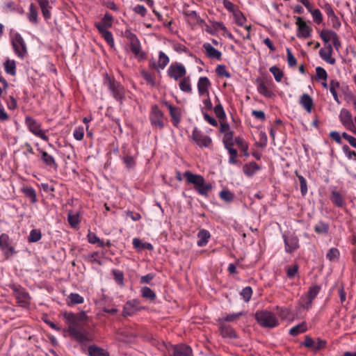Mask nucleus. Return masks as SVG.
I'll return each mask as SVG.
<instances>
[{
  "instance_id": "1",
  "label": "nucleus",
  "mask_w": 356,
  "mask_h": 356,
  "mask_svg": "<svg viewBox=\"0 0 356 356\" xmlns=\"http://www.w3.org/2000/svg\"><path fill=\"white\" fill-rule=\"evenodd\" d=\"M63 318L67 325L68 332L77 341L83 343L90 340L83 327V323L88 319L85 312L76 314L66 312L63 314Z\"/></svg>"
},
{
  "instance_id": "2",
  "label": "nucleus",
  "mask_w": 356,
  "mask_h": 356,
  "mask_svg": "<svg viewBox=\"0 0 356 356\" xmlns=\"http://www.w3.org/2000/svg\"><path fill=\"white\" fill-rule=\"evenodd\" d=\"M188 184H191L195 191L200 195L207 197L212 190V184L207 182L203 176L194 174L189 170L184 172L183 175Z\"/></svg>"
},
{
  "instance_id": "3",
  "label": "nucleus",
  "mask_w": 356,
  "mask_h": 356,
  "mask_svg": "<svg viewBox=\"0 0 356 356\" xmlns=\"http://www.w3.org/2000/svg\"><path fill=\"white\" fill-rule=\"evenodd\" d=\"M24 123L28 130L33 136L44 141H49V138L47 136L48 129H42V124L40 122L31 116H26Z\"/></svg>"
},
{
  "instance_id": "4",
  "label": "nucleus",
  "mask_w": 356,
  "mask_h": 356,
  "mask_svg": "<svg viewBox=\"0 0 356 356\" xmlns=\"http://www.w3.org/2000/svg\"><path fill=\"white\" fill-rule=\"evenodd\" d=\"M149 120L154 129H162L165 126V118L157 105H153L149 113Z\"/></svg>"
},
{
  "instance_id": "5",
  "label": "nucleus",
  "mask_w": 356,
  "mask_h": 356,
  "mask_svg": "<svg viewBox=\"0 0 356 356\" xmlns=\"http://www.w3.org/2000/svg\"><path fill=\"white\" fill-rule=\"evenodd\" d=\"M255 316L257 322L263 327H274L278 325L277 318L270 312H257Z\"/></svg>"
},
{
  "instance_id": "6",
  "label": "nucleus",
  "mask_w": 356,
  "mask_h": 356,
  "mask_svg": "<svg viewBox=\"0 0 356 356\" xmlns=\"http://www.w3.org/2000/svg\"><path fill=\"white\" fill-rule=\"evenodd\" d=\"M104 85L106 86L112 92L113 97L118 101H122L124 97V89L123 86L111 79L108 76L104 79Z\"/></svg>"
},
{
  "instance_id": "7",
  "label": "nucleus",
  "mask_w": 356,
  "mask_h": 356,
  "mask_svg": "<svg viewBox=\"0 0 356 356\" xmlns=\"http://www.w3.org/2000/svg\"><path fill=\"white\" fill-rule=\"evenodd\" d=\"M126 37L130 42V48L135 57L139 60L145 58V54L142 51L140 43L136 35L131 32H126Z\"/></svg>"
},
{
  "instance_id": "8",
  "label": "nucleus",
  "mask_w": 356,
  "mask_h": 356,
  "mask_svg": "<svg viewBox=\"0 0 356 356\" xmlns=\"http://www.w3.org/2000/svg\"><path fill=\"white\" fill-rule=\"evenodd\" d=\"M12 45L15 53L18 57L23 59L27 54L26 44L19 33H15L12 37Z\"/></svg>"
},
{
  "instance_id": "9",
  "label": "nucleus",
  "mask_w": 356,
  "mask_h": 356,
  "mask_svg": "<svg viewBox=\"0 0 356 356\" xmlns=\"http://www.w3.org/2000/svg\"><path fill=\"white\" fill-rule=\"evenodd\" d=\"M167 74L170 78L177 81L186 76V69L182 63L174 62L170 65Z\"/></svg>"
},
{
  "instance_id": "10",
  "label": "nucleus",
  "mask_w": 356,
  "mask_h": 356,
  "mask_svg": "<svg viewBox=\"0 0 356 356\" xmlns=\"http://www.w3.org/2000/svg\"><path fill=\"white\" fill-rule=\"evenodd\" d=\"M297 26L296 35L298 38H309L312 35V29L300 17H296Z\"/></svg>"
},
{
  "instance_id": "11",
  "label": "nucleus",
  "mask_w": 356,
  "mask_h": 356,
  "mask_svg": "<svg viewBox=\"0 0 356 356\" xmlns=\"http://www.w3.org/2000/svg\"><path fill=\"white\" fill-rule=\"evenodd\" d=\"M191 137L195 144L200 147H209L212 143L211 138L196 127L193 130Z\"/></svg>"
},
{
  "instance_id": "12",
  "label": "nucleus",
  "mask_w": 356,
  "mask_h": 356,
  "mask_svg": "<svg viewBox=\"0 0 356 356\" xmlns=\"http://www.w3.org/2000/svg\"><path fill=\"white\" fill-rule=\"evenodd\" d=\"M339 120L341 124L348 129L356 134V129L352 119V114L346 108H342L339 113Z\"/></svg>"
},
{
  "instance_id": "13",
  "label": "nucleus",
  "mask_w": 356,
  "mask_h": 356,
  "mask_svg": "<svg viewBox=\"0 0 356 356\" xmlns=\"http://www.w3.org/2000/svg\"><path fill=\"white\" fill-rule=\"evenodd\" d=\"M320 35L321 39L325 43L332 41L335 49L337 50L339 49L341 45V42L337 34L334 31L327 29H323L322 30Z\"/></svg>"
},
{
  "instance_id": "14",
  "label": "nucleus",
  "mask_w": 356,
  "mask_h": 356,
  "mask_svg": "<svg viewBox=\"0 0 356 356\" xmlns=\"http://www.w3.org/2000/svg\"><path fill=\"white\" fill-rule=\"evenodd\" d=\"M211 87V83L207 76H200L197 83V88L199 96H207L209 94V89Z\"/></svg>"
},
{
  "instance_id": "15",
  "label": "nucleus",
  "mask_w": 356,
  "mask_h": 356,
  "mask_svg": "<svg viewBox=\"0 0 356 356\" xmlns=\"http://www.w3.org/2000/svg\"><path fill=\"white\" fill-rule=\"evenodd\" d=\"M169 57L162 51L159 52V60L157 63L150 61L149 67L159 71L163 70L169 63Z\"/></svg>"
},
{
  "instance_id": "16",
  "label": "nucleus",
  "mask_w": 356,
  "mask_h": 356,
  "mask_svg": "<svg viewBox=\"0 0 356 356\" xmlns=\"http://www.w3.org/2000/svg\"><path fill=\"white\" fill-rule=\"evenodd\" d=\"M284 241L285 245V251L286 252L291 253L299 248V239L297 236H284Z\"/></svg>"
},
{
  "instance_id": "17",
  "label": "nucleus",
  "mask_w": 356,
  "mask_h": 356,
  "mask_svg": "<svg viewBox=\"0 0 356 356\" xmlns=\"http://www.w3.org/2000/svg\"><path fill=\"white\" fill-rule=\"evenodd\" d=\"M255 82L257 83V90L260 95L267 98H271L275 96L273 90L261 79H257Z\"/></svg>"
},
{
  "instance_id": "18",
  "label": "nucleus",
  "mask_w": 356,
  "mask_h": 356,
  "mask_svg": "<svg viewBox=\"0 0 356 356\" xmlns=\"http://www.w3.org/2000/svg\"><path fill=\"white\" fill-rule=\"evenodd\" d=\"M332 47L328 44L325 48H322L319 51V55L322 59L329 64L334 65L336 60L332 57Z\"/></svg>"
},
{
  "instance_id": "19",
  "label": "nucleus",
  "mask_w": 356,
  "mask_h": 356,
  "mask_svg": "<svg viewBox=\"0 0 356 356\" xmlns=\"http://www.w3.org/2000/svg\"><path fill=\"white\" fill-rule=\"evenodd\" d=\"M172 356H193L192 349L185 344L172 346Z\"/></svg>"
},
{
  "instance_id": "20",
  "label": "nucleus",
  "mask_w": 356,
  "mask_h": 356,
  "mask_svg": "<svg viewBox=\"0 0 356 356\" xmlns=\"http://www.w3.org/2000/svg\"><path fill=\"white\" fill-rule=\"evenodd\" d=\"M113 17L109 13H106L101 22L95 24L99 31H107L112 26Z\"/></svg>"
},
{
  "instance_id": "21",
  "label": "nucleus",
  "mask_w": 356,
  "mask_h": 356,
  "mask_svg": "<svg viewBox=\"0 0 356 356\" xmlns=\"http://www.w3.org/2000/svg\"><path fill=\"white\" fill-rule=\"evenodd\" d=\"M203 47L205 50V53L207 56L210 58H214L217 60H220L222 54L220 51L214 48L209 43H204L203 44Z\"/></svg>"
},
{
  "instance_id": "22",
  "label": "nucleus",
  "mask_w": 356,
  "mask_h": 356,
  "mask_svg": "<svg viewBox=\"0 0 356 356\" xmlns=\"http://www.w3.org/2000/svg\"><path fill=\"white\" fill-rule=\"evenodd\" d=\"M38 151L41 154V159L44 163H45L47 166L50 168H53L54 169L57 168V164L56 163V161L51 155L49 154L47 152L44 151L40 148H38Z\"/></svg>"
},
{
  "instance_id": "23",
  "label": "nucleus",
  "mask_w": 356,
  "mask_h": 356,
  "mask_svg": "<svg viewBox=\"0 0 356 356\" xmlns=\"http://www.w3.org/2000/svg\"><path fill=\"white\" fill-rule=\"evenodd\" d=\"M165 105L169 109L172 123L175 126H177L181 120V111L179 108L172 106L168 103Z\"/></svg>"
},
{
  "instance_id": "24",
  "label": "nucleus",
  "mask_w": 356,
  "mask_h": 356,
  "mask_svg": "<svg viewBox=\"0 0 356 356\" xmlns=\"http://www.w3.org/2000/svg\"><path fill=\"white\" fill-rule=\"evenodd\" d=\"M340 88H341V85H340V83L339 81H337V79H332L330 81V85H329V89H330L331 94L333 96L334 99L338 104H341V102L339 100L338 93H337V92L340 89Z\"/></svg>"
},
{
  "instance_id": "25",
  "label": "nucleus",
  "mask_w": 356,
  "mask_h": 356,
  "mask_svg": "<svg viewBox=\"0 0 356 356\" xmlns=\"http://www.w3.org/2000/svg\"><path fill=\"white\" fill-rule=\"evenodd\" d=\"M300 105L306 110L309 113L312 112L313 107V99L307 94H303L300 99Z\"/></svg>"
},
{
  "instance_id": "26",
  "label": "nucleus",
  "mask_w": 356,
  "mask_h": 356,
  "mask_svg": "<svg viewBox=\"0 0 356 356\" xmlns=\"http://www.w3.org/2000/svg\"><path fill=\"white\" fill-rule=\"evenodd\" d=\"M212 28L215 31L222 32V35L224 36H226L230 39L234 38L232 34L228 31L227 27L222 22H214L212 24Z\"/></svg>"
},
{
  "instance_id": "27",
  "label": "nucleus",
  "mask_w": 356,
  "mask_h": 356,
  "mask_svg": "<svg viewBox=\"0 0 356 356\" xmlns=\"http://www.w3.org/2000/svg\"><path fill=\"white\" fill-rule=\"evenodd\" d=\"M179 80V89L184 92L191 93L193 89L190 77L185 76Z\"/></svg>"
},
{
  "instance_id": "28",
  "label": "nucleus",
  "mask_w": 356,
  "mask_h": 356,
  "mask_svg": "<svg viewBox=\"0 0 356 356\" xmlns=\"http://www.w3.org/2000/svg\"><path fill=\"white\" fill-rule=\"evenodd\" d=\"M211 237V234L209 231L206 229L200 230L197 234V244L199 247L204 246L209 242V239Z\"/></svg>"
},
{
  "instance_id": "29",
  "label": "nucleus",
  "mask_w": 356,
  "mask_h": 356,
  "mask_svg": "<svg viewBox=\"0 0 356 356\" xmlns=\"http://www.w3.org/2000/svg\"><path fill=\"white\" fill-rule=\"evenodd\" d=\"M88 241L91 244H95L98 247H104V245H110V242L108 241L106 243H104V242L101 240L99 237L97 236V235L93 232H89L87 235Z\"/></svg>"
},
{
  "instance_id": "30",
  "label": "nucleus",
  "mask_w": 356,
  "mask_h": 356,
  "mask_svg": "<svg viewBox=\"0 0 356 356\" xmlns=\"http://www.w3.org/2000/svg\"><path fill=\"white\" fill-rule=\"evenodd\" d=\"M90 356H109V353L104 349L96 346H90L88 348Z\"/></svg>"
},
{
  "instance_id": "31",
  "label": "nucleus",
  "mask_w": 356,
  "mask_h": 356,
  "mask_svg": "<svg viewBox=\"0 0 356 356\" xmlns=\"http://www.w3.org/2000/svg\"><path fill=\"white\" fill-rule=\"evenodd\" d=\"M42 10V15L45 19H49L51 17V13L49 10V2L48 0H35Z\"/></svg>"
},
{
  "instance_id": "32",
  "label": "nucleus",
  "mask_w": 356,
  "mask_h": 356,
  "mask_svg": "<svg viewBox=\"0 0 356 356\" xmlns=\"http://www.w3.org/2000/svg\"><path fill=\"white\" fill-rule=\"evenodd\" d=\"M133 245L134 248L138 250V251H140L144 249L152 250H153V246L149 243H143L142 242L139 238H134L133 239Z\"/></svg>"
},
{
  "instance_id": "33",
  "label": "nucleus",
  "mask_w": 356,
  "mask_h": 356,
  "mask_svg": "<svg viewBox=\"0 0 356 356\" xmlns=\"http://www.w3.org/2000/svg\"><path fill=\"white\" fill-rule=\"evenodd\" d=\"M320 286L318 285L312 286L308 292H307V298L309 301L307 302V308H309L312 304V301L315 297L318 295L320 291Z\"/></svg>"
},
{
  "instance_id": "34",
  "label": "nucleus",
  "mask_w": 356,
  "mask_h": 356,
  "mask_svg": "<svg viewBox=\"0 0 356 356\" xmlns=\"http://www.w3.org/2000/svg\"><path fill=\"white\" fill-rule=\"evenodd\" d=\"M259 170V165L254 162L248 163L243 167V172L248 176L253 175L257 171Z\"/></svg>"
},
{
  "instance_id": "35",
  "label": "nucleus",
  "mask_w": 356,
  "mask_h": 356,
  "mask_svg": "<svg viewBox=\"0 0 356 356\" xmlns=\"http://www.w3.org/2000/svg\"><path fill=\"white\" fill-rule=\"evenodd\" d=\"M307 330V323L305 322H302L300 324L291 327L289 330V334L293 336H296L300 333L305 332Z\"/></svg>"
},
{
  "instance_id": "36",
  "label": "nucleus",
  "mask_w": 356,
  "mask_h": 356,
  "mask_svg": "<svg viewBox=\"0 0 356 356\" xmlns=\"http://www.w3.org/2000/svg\"><path fill=\"white\" fill-rule=\"evenodd\" d=\"M232 14L234 18L235 23L238 26H243L247 19L246 17L243 14V13L239 9H237Z\"/></svg>"
},
{
  "instance_id": "37",
  "label": "nucleus",
  "mask_w": 356,
  "mask_h": 356,
  "mask_svg": "<svg viewBox=\"0 0 356 356\" xmlns=\"http://www.w3.org/2000/svg\"><path fill=\"white\" fill-rule=\"evenodd\" d=\"M68 305H77L83 302V298L78 293H72L67 297Z\"/></svg>"
},
{
  "instance_id": "38",
  "label": "nucleus",
  "mask_w": 356,
  "mask_h": 356,
  "mask_svg": "<svg viewBox=\"0 0 356 356\" xmlns=\"http://www.w3.org/2000/svg\"><path fill=\"white\" fill-rule=\"evenodd\" d=\"M27 16L29 20L33 24H36L38 22V10L33 3H31L29 6V10Z\"/></svg>"
},
{
  "instance_id": "39",
  "label": "nucleus",
  "mask_w": 356,
  "mask_h": 356,
  "mask_svg": "<svg viewBox=\"0 0 356 356\" xmlns=\"http://www.w3.org/2000/svg\"><path fill=\"white\" fill-rule=\"evenodd\" d=\"M4 69L8 74L15 75L16 74V65L15 60L8 59L4 63Z\"/></svg>"
},
{
  "instance_id": "40",
  "label": "nucleus",
  "mask_w": 356,
  "mask_h": 356,
  "mask_svg": "<svg viewBox=\"0 0 356 356\" xmlns=\"http://www.w3.org/2000/svg\"><path fill=\"white\" fill-rule=\"evenodd\" d=\"M202 102L203 106L202 107V113L206 112L207 111L211 110L213 107L209 94H207V96H199Z\"/></svg>"
},
{
  "instance_id": "41",
  "label": "nucleus",
  "mask_w": 356,
  "mask_h": 356,
  "mask_svg": "<svg viewBox=\"0 0 356 356\" xmlns=\"http://www.w3.org/2000/svg\"><path fill=\"white\" fill-rule=\"evenodd\" d=\"M141 294L143 298L153 300L156 298L155 293L149 287L144 286L141 289Z\"/></svg>"
},
{
  "instance_id": "42",
  "label": "nucleus",
  "mask_w": 356,
  "mask_h": 356,
  "mask_svg": "<svg viewBox=\"0 0 356 356\" xmlns=\"http://www.w3.org/2000/svg\"><path fill=\"white\" fill-rule=\"evenodd\" d=\"M221 334L224 337L234 338L236 337V333L233 329L229 327H225L222 325L220 327Z\"/></svg>"
},
{
  "instance_id": "43",
  "label": "nucleus",
  "mask_w": 356,
  "mask_h": 356,
  "mask_svg": "<svg viewBox=\"0 0 356 356\" xmlns=\"http://www.w3.org/2000/svg\"><path fill=\"white\" fill-rule=\"evenodd\" d=\"M326 257L330 261H335L339 257V251L338 249L332 248H330L326 254Z\"/></svg>"
},
{
  "instance_id": "44",
  "label": "nucleus",
  "mask_w": 356,
  "mask_h": 356,
  "mask_svg": "<svg viewBox=\"0 0 356 356\" xmlns=\"http://www.w3.org/2000/svg\"><path fill=\"white\" fill-rule=\"evenodd\" d=\"M331 200L338 207H341L343 204V197L337 191H333L332 193Z\"/></svg>"
},
{
  "instance_id": "45",
  "label": "nucleus",
  "mask_w": 356,
  "mask_h": 356,
  "mask_svg": "<svg viewBox=\"0 0 356 356\" xmlns=\"http://www.w3.org/2000/svg\"><path fill=\"white\" fill-rule=\"evenodd\" d=\"M141 75L149 85H150L152 86H155V84H156L155 77L151 73H149L145 70H142Z\"/></svg>"
},
{
  "instance_id": "46",
  "label": "nucleus",
  "mask_w": 356,
  "mask_h": 356,
  "mask_svg": "<svg viewBox=\"0 0 356 356\" xmlns=\"http://www.w3.org/2000/svg\"><path fill=\"white\" fill-rule=\"evenodd\" d=\"M270 72L273 74L275 79L277 82H280L283 77V72L276 66H272Z\"/></svg>"
},
{
  "instance_id": "47",
  "label": "nucleus",
  "mask_w": 356,
  "mask_h": 356,
  "mask_svg": "<svg viewBox=\"0 0 356 356\" xmlns=\"http://www.w3.org/2000/svg\"><path fill=\"white\" fill-rule=\"evenodd\" d=\"M24 193L31 199V202L35 203L37 201L36 194L35 190L31 187L24 188L23 189Z\"/></svg>"
},
{
  "instance_id": "48",
  "label": "nucleus",
  "mask_w": 356,
  "mask_h": 356,
  "mask_svg": "<svg viewBox=\"0 0 356 356\" xmlns=\"http://www.w3.org/2000/svg\"><path fill=\"white\" fill-rule=\"evenodd\" d=\"M314 230L320 234H325L328 231V225L323 222H319L315 225Z\"/></svg>"
},
{
  "instance_id": "49",
  "label": "nucleus",
  "mask_w": 356,
  "mask_h": 356,
  "mask_svg": "<svg viewBox=\"0 0 356 356\" xmlns=\"http://www.w3.org/2000/svg\"><path fill=\"white\" fill-rule=\"evenodd\" d=\"M73 136L76 140H81L84 136V128L82 126L77 127L74 129Z\"/></svg>"
},
{
  "instance_id": "50",
  "label": "nucleus",
  "mask_w": 356,
  "mask_h": 356,
  "mask_svg": "<svg viewBox=\"0 0 356 356\" xmlns=\"http://www.w3.org/2000/svg\"><path fill=\"white\" fill-rule=\"evenodd\" d=\"M310 13L312 14L314 21L317 24H321L323 21V15L321 12L318 9L311 10Z\"/></svg>"
},
{
  "instance_id": "51",
  "label": "nucleus",
  "mask_w": 356,
  "mask_h": 356,
  "mask_svg": "<svg viewBox=\"0 0 356 356\" xmlns=\"http://www.w3.org/2000/svg\"><path fill=\"white\" fill-rule=\"evenodd\" d=\"M102 35L104 37L105 40L107 42V43L111 46L113 47L114 45V40L113 35L108 30L107 31H99Z\"/></svg>"
},
{
  "instance_id": "52",
  "label": "nucleus",
  "mask_w": 356,
  "mask_h": 356,
  "mask_svg": "<svg viewBox=\"0 0 356 356\" xmlns=\"http://www.w3.org/2000/svg\"><path fill=\"white\" fill-rule=\"evenodd\" d=\"M220 197L226 202H231L234 199V194L228 190H223L220 193Z\"/></svg>"
},
{
  "instance_id": "53",
  "label": "nucleus",
  "mask_w": 356,
  "mask_h": 356,
  "mask_svg": "<svg viewBox=\"0 0 356 356\" xmlns=\"http://www.w3.org/2000/svg\"><path fill=\"white\" fill-rule=\"evenodd\" d=\"M316 80L327 79V72L321 67H316Z\"/></svg>"
},
{
  "instance_id": "54",
  "label": "nucleus",
  "mask_w": 356,
  "mask_h": 356,
  "mask_svg": "<svg viewBox=\"0 0 356 356\" xmlns=\"http://www.w3.org/2000/svg\"><path fill=\"white\" fill-rule=\"evenodd\" d=\"M41 238L40 231L38 229H33L29 236V242H37Z\"/></svg>"
},
{
  "instance_id": "55",
  "label": "nucleus",
  "mask_w": 356,
  "mask_h": 356,
  "mask_svg": "<svg viewBox=\"0 0 356 356\" xmlns=\"http://www.w3.org/2000/svg\"><path fill=\"white\" fill-rule=\"evenodd\" d=\"M252 290L251 287H245L241 292V296L243 297L245 302H248L252 296Z\"/></svg>"
},
{
  "instance_id": "56",
  "label": "nucleus",
  "mask_w": 356,
  "mask_h": 356,
  "mask_svg": "<svg viewBox=\"0 0 356 356\" xmlns=\"http://www.w3.org/2000/svg\"><path fill=\"white\" fill-rule=\"evenodd\" d=\"M343 152L346 154V156L349 159H353L356 161V152L355 151H352L349 147L346 145H343L342 147Z\"/></svg>"
},
{
  "instance_id": "57",
  "label": "nucleus",
  "mask_w": 356,
  "mask_h": 356,
  "mask_svg": "<svg viewBox=\"0 0 356 356\" xmlns=\"http://www.w3.org/2000/svg\"><path fill=\"white\" fill-rule=\"evenodd\" d=\"M287 62L290 67H294L297 64L296 58L292 54L289 48H286Z\"/></svg>"
},
{
  "instance_id": "58",
  "label": "nucleus",
  "mask_w": 356,
  "mask_h": 356,
  "mask_svg": "<svg viewBox=\"0 0 356 356\" xmlns=\"http://www.w3.org/2000/svg\"><path fill=\"white\" fill-rule=\"evenodd\" d=\"M9 245V236L6 234H2L0 236V247L2 250H5Z\"/></svg>"
},
{
  "instance_id": "59",
  "label": "nucleus",
  "mask_w": 356,
  "mask_h": 356,
  "mask_svg": "<svg viewBox=\"0 0 356 356\" xmlns=\"http://www.w3.org/2000/svg\"><path fill=\"white\" fill-rule=\"evenodd\" d=\"M298 178L300 181L301 193L305 195L307 193V181L302 175H298Z\"/></svg>"
},
{
  "instance_id": "60",
  "label": "nucleus",
  "mask_w": 356,
  "mask_h": 356,
  "mask_svg": "<svg viewBox=\"0 0 356 356\" xmlns=\"http://www.w3.org/2000/svg\"><path fill=\"white\" fill-rule=\"evenodd\" d=\"M68 221H69V223L72 227H76L79 222V216L76 213H69Z\"/></svg>"
},
{
  "instance_id": "61",
  "label": "nucleus",
  "mask_w": 356,
  "mask_h": 356,
  "mask_svg": "<svg viewBox=\"0 0 356 356\" xmlns=\"http://www.w3.org/2000/svg\"><path fill=\"white\" fill-rule=\"evenodd\" d=\"M214 112L216 115L219 119H224L225 118V113L222 106L220 104H218L214 107Z\"/></svg>"
},
{
  "instance_id": "62",
  "label": "nucleus",
  "mask_w": 356,
  "mask_h": 356,
  "mask_svg": "<svg viewBox=\"0 0 356 356\" xmlns=\"http://www.w3.org/2000/svg\"><path fill=\"white\" fill-rule=\"evenodd\" d=\"M233 132L231 131L228 133L224 134L223 142L225 145H233Z\"/></svg>"
},
{
  "instance_id": "63",
  "label": "nucleus",
  "mask_w": 356,
  "mask_h": 356,
  "mask_svg": "<svg viewBox=\"0 0 356 356\" xmlns=\"http://www.w3.org/2000/svg\"><path fill=\"white\" fill-rule=\"evenodd\" d=\"M222 3L224 7L229 12L233 13L234 11H236L238 8L236 7V6L232 3L229 0H223Z\"/></svg>"
},
{
  "instance_id": "64",
  "label": "nucleus",
  "mask_w": 356,
  "mask_h": 356,
  "mask_svg": "<svg viewBox=\"0 0 356 356\" xmlns=\"http://www.w3.org/2000/svg\"><path fill=\"white\" fill-rule=\"evenodd\" d=\"M243 314L241 312L239 313H235V314H231L226 315L222 320L225 321H235L237 320Z\"/></svg>"
}]
</instances>
